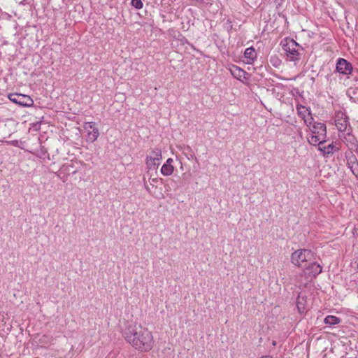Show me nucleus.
Masks as SVG:
<instances>
[{
	"mask_svg": "<svg viewBox=\"0 0 358 358\" xmlns=\"http://www.w3.org/2000/svg\"><path fill=\"white\" fill-rule=\"evenodd\" d=\"M335 124L339 131H346L348 127L350 126L348 117L343 112H337L336 113Z\"/></svg>",
	"mask_w": 358,
	"mask_h": 358,
	"instance_id": "8",
	"label": "nucleus"
},
{
	"mask_svg": "<svg viewBox=\"0 0 358 358\" xmlns=\"http://www.w3.org/2000/svg\"><path fill=\"white\" fill-rule=\"evenodd\" d=\"M306 296L299 294L296 299V307L299 313L302 314L306 310Z\"/></svg>",
	"mask_w": 358,
	"mask_h": 358,
	"instance_id": "15",
	"label": "nucleus"
},
{
	"mask_svg": "<svg viewBox=\"0 0 358 358\" xmlns=\"http://www.w3.org/2000/svg\"><path fill=\"white\" fill-rule=\"evenodd\" d=\"M358 150H347L345 152V157L347 162V165L349 166L351 164H355L357 161V157L354 154V152H357Z\"/></svg>",
	"mask_w": 358,
	"mask_h": 358,
	"instance_id": "17",
	"label": "nucleus"
},
{
	"mask_svg": "<svg viewBox=\"0 0 358 358\" xmlns=\"http://www.w3.org/2000/svg\"><path fill=\"white\" fill-rule=\"evenodd\" d=\"M244 57L247 59V64H252L257 58V52L254 48L250 47L245 49Z\"/></svg>",
	"mask_w": 358,
	"mask_h": 358,
	"instance_id": "14",
	"label": "nucleus"
},
{
	"mask_svg": "<svg viewBox=\"0 0 358 358\" xmlns=\"http://www.w3.org/2000/svg\"><path fill=\"white\" fill-rule=\"evenodd\" d=\"M131 4L136 9H141L143 6V3L141 0H131Z\"/></svg>",
	"mask_w": 358,
	"mask_h": 358,
	"instance_id": "22",
	"label": "nucleus"
},
{
	"mask_svg": "<svg viewBox=\"0 0 358 358\" xmlns=\"http://www.w3.org/2000/svg\"><path fill=\"white\" fill-rule=\"evenodd\" d=\"M10 101L22 107H30L34 105L33 99L28 95L13 93L8 95Z\"/></svg>",
	"mask_w": 358,
	"mask_h": 358,
	"instance_id": "6",
	"label": "nucleus"
},
{
	"mask_svg": "<svg viewBox=\"0 0 358 358\" xmlns=\"http://www.w3.org/2000/svg\"><path fill=\"white\" fill-rule=\"evenodd\" d=\"M314 258L313 253L307 249H299L291 255V262L295 266L303 268Z\"/></svg>",
	"mask_w": 358,
	"mask_h": 358,
	"instance_id": "3",
	"label": "nucleus"
},
{
	"mask_svg": "<svg viewBox=\"0 0 358 358\" xmlns=\"http://www.w3.org/2000/svg\"><path fill=\"white\" fill-rule=\"evenodd\" d=\"M173 170H174V168L172 164H164L161 168V173L162 175H164L165 176H168L173 173Z\"/></svg>",
	"mask_w": 358,
	"mask_h": 358,
	"instance_id": "20",
	"label": "nucleus"
},
{
	"mask_svg": "<svg viewBox=\"0 0 358 358\" xmlns=\"http://www.w3.org/2000/svg\"><path fill=\"white\" fill-rule=\"evenodd\" d=\"M46 153L45 150H43V148H41V155H45Z\"/></svg>",
	"mask_w": 358,
	"mask_h": 358,
	"instance_id": "29",
	"label": "nucleus"
},
{
	"mask_svg": "<svg viewBox=\"0 0 358 358\" xmlns=\"http://www.w3.org/2000/svg\"><path fill=\"white\" fill-rule=\"evenodd\" d=\"M162 159L161 149L158 148L152 149L146 157L145 164L147 169L152 171L157 170Z\"/></svg>",
	"mask_w": 358,
	"mask_h": 358,
	"instance_id": "4",
	"label": "nucleus"
},
{
	"mask_svg": "<svg viewBox=\"0 0 358 358\" xmlns=\"http://www.w3.org/2000/svg\"><path fill=\"white\" fill-rule=\"evenodd\" d=\"M310 127H312L311 133L327 137V127L324 123L313 121Z\"/></svg>",
	"mask_w": 358,
	"mask_h": 358,
	"instance_id": "11",
	"label": "nucleus"
},
{
	"mask_svg": "<svg viewBox=\"0 0 358 358\" xmlns=\"http://www.w3.org/2000/svg\"><path fill=\"white\" fill-rule=\"evenodd\" d=\"M335 71L346 76H353L354 73H358V70H355L352 64L344 58H338L336 60Z\"/></svg>",
	"mask_w": 358,
	"mask_h": 358,
	"instance_id": "5",
	"label": "nucleus"
},
{
	"mask_svg": "<svg viewBox=\"0 0 358 358\" xmlns=\"http://www.w3.org/2000/svg\"><path fill=\"white\" fill-rule=\"evenodd\" d=\"M250 7L257 6L260 4L262 0H244Z\"/></svg>",
	"mask_w": 358,
	"mask_h": 358,
	"instance_id": "24",
	"label": "nucleus"
},
{
	"mask_svg": "<svg viewBox=\"0 0 358 358\" xmlns=\"http://www.w3.org/2000/svg\"><path fill=\"white\" fill-rule=\"evenodd\" d=\"M296 108L299 115L304 120L305 122L308 126H310L312 122L313 121V118L311 117L310 112L308 111L307 108L301 105L297 106Z\"/></svg>",
	"mask_w": 358,
	"mask_h": 358,
	"instance_id": "12",
	"label": "nucleus"
},
{
	"mask_svg": "<svg viewBox=\"0 0 358 358\" xmlns=\"http://www.w3.org/2000/svg\"><path fill=\"white\" fill-rule=\"evenodd\" d=\"M262 358H271L270 356H264Z\"/></svg>",
	"mask_w": 358,
	"mask_h": 358,
	"instance_id": "30",
	"label": "nucleus"
},
{
	"mask_svg": "<svg viewBox=\"0 0 358 358\" xmlns=\"http://www.w3.org/2000/svg\"><path fill=\"white\" fill-rule=\"evenodd\" d=\"M324 322L326 324L332 326V325L339 324L341 322V319L334 315H328L324 318Z\"/></svg>",
	"mask_w": 358,
	"mask_h": 358,
	"instance_id": "19",
	"label": "nucleus"
},
{
	"mask_svg": "<svg viewBox=\"0 0 358 358\" xmlns=\"http://www.w3.org/2000/svg\"><path fill=\"white\" fill-rule=\"evenodd\" d=\"M173 159H171V158H169V159L166 160V163H164V164H172V163H173Z\"/></svg>",
	"mask_w": 358,
	"mask_h": 358,
	"instance_id": "26",
	"label": "nucleus"
},
{
	"mask_svg": "<svg viewBox=\"0 0 358 358\" xmlns=\"http://www.w3.org/2000/svg\"><path fill=\"white\" fill-rule=\"evenodd\" d=\"M303 269L305 274L315 278L322 272V268L320 264L314 262L313 259L305 266Z\"/></svg>",
	"mask_w": 358,
	"mask_h": 358,
	"instance_id": "10",
	"label": "nucleus"
},
{
	"mask_svg": "<svg viewBox=\"0 0 358 358\" xmlns=\"http://www.w3.org/2000/svg\"><path fill=\"white\" fill-rule=\"evenodd\" d=\"M348 167L350 169L352 173L358 180V161L355 162V164H351L350 165L348 166Z\"/></svg>",
	"mask_w": 358,
	"mask_h": 358,
	"instance_id": "21",
	"label": "nucleus"
},
{
	"mask_svg": "<svg viewBox=\"0 0 358 358\" xmlns=\"http://www.w3.org/2000/svg\"><path fill=\"white\" fill-rule=\"evenodd\" d=\"M339 138L348 148V150H358V140L351 132L343 134Z\"/></svg>",
	"mask_w": 358,
	"mask_h": 358,
	"instance_id": "7",
	"label": "nucleus"
},
{
	"mask_svg": "<svg viewBox=\"0 0 358 358\" xmlns=\"http://www.w3.org/2000/svg\"><path fill=\"white\" fill-rule=\"evenodd\" d=\"M230 72L231 75L236 79L243 81V79H248V73L240 67L233 65L230 68Z\"/></svg>",
	"mask_w": 358,
	"mask_h": 358,
	"instance_id": "13",
	"label": "nucleus"
},
{
	"mask_svg": "<svg viewBox=\"0 0 358 358\" xmlns=\"http://www.w3.org/2000/svg\"><path fill=\"white\" fill-rule=\"evenodd\" d=\"M126 341L141 352L150 351L154 345L152 333L141 325L129 326L124 333Z\"/></svg>",
	"mask_w": 358,
	"mask_h": 358,
	"instance_id": "1",
	"label": "nucleus"
},
{
	"mask_svg": "<svg viewBox=\"0 0 358 358\" xmlns=\"http://www.w3.org/2000/svg\"><path fill=\"white\" fill-rule=\"evenodd\" d=\"M156 182H157V178L151 179V181H150V184L151 185H154V183H156Z\"/></svg>",
	"mask_w": 358,
	"mask_h": 358,
	"instance_id": "28",
	"label": "nucleus"
},
{
	"mask_svg": "<svg viewBox=\"0 0 358 358\" xmlns=\"http://www.w3.org/2000/svg\"><path fill=\"white\" fill-rule=\"evenodd\" d=\"M325 138L326 137H323V136L317 135L313 133H311V134L307 137L308 143L313 145H317L320 141Z\"/></svg>",
	"mask_w": 358,
	"mask_h": 358,
	"instance_id": "16",
	"label": "nucleus"
},
{
	"mask_svg": "<svg viewBox=\"0 0 358 358\" xmlns=\"http://www.w3.org/2000/svg\"><path fill=\"white\" fill-rule=\"evenodd\" d=\"M340 147L336 146L334 143L332 142L326 146V150L324 157H327L329 155H332L334 152L340 150Z\"/></svg>",
	"mask_w": 358,
	"mask_h": 358,
	"instance_id": "18",
	"label": "nucleus"
},
{
	"mask_svg": "<svg viewBox=\"0 0 358 358\" xmlns=\"http://www.w3.org/2000/svg\"><path fill=\"white\" fill-rule=\"evenodd\" d=\"M285 0H271V3H273L276 9L280 8L284 3Z\"/></svg>",
	"mask_w": 358,
	"mask_h": 358,
	"instance_id": "25",
	"label": "nucleus"
},
{
	"mask_svg": "<svg viewBox=\"0 0 358 358\" xmlns=\"http://www.w3.org/2000/svg\"><path fill=\"white\" fill-rule=\"evenodd\" d=\"M85 129L87 132V141L92 143L94 142L99 136V131L94 122H86L84 125Z\"/></svg>",
	"mask_w": 358,
	"mask_h": 358,
	"instance_id": "9",
	"label": "nucleus"
},
{
	"mask_svg": "<svg viewBox=\"0 0 358 358\" xmlns=\"http://www.w3.org/2000/svg\"><path fill=\"white\" fill-rule=\"evenodd\" d=\"M282 49L285 51L287 60L297 62L303 54V48L294 39L286 38L282 43Z\"/></svg>",
	"mask_w": 358,
	"mask_h": 358,
	"instance_id": "2",
	"label": "nucleus"
},
{
	"mask_svg": "<svg viewBox=\"0 0 358 358\" xmlns=\"http://www.w3.org/2000/svg\"><path fill=\"white\" fill-rule=\"evenodd\" d=\"M351 78L355 80V81H358V76L357 75H355V73H354V76H351Z\"/></svg>",
	"mask_w": 358,
	"mask_h": 358,
	"instance_id": "27",
	"label": "nucleus"
},
{
	"mask_svg": "<svg viewBox=\"0 0 358 358\" xmlns=\"http://www.w3.org/2000/svg\"><path fill=\"white\" fill-rule=\"evenodd\" d=\"M326 143V139L322 140V141H320L318 146V150L320 151L322 153V155L324 156L326 150V146L324 145V143Z\"/></svg>",
	"mask_w": 358,
	"mask_h": 358,
	"instance_id": "23",
	"label": "nucleus"
}]
</instances>
